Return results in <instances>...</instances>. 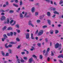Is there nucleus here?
<instances>
[{
	"instance_id": "nucleus-25",
	"label": "nucleus",
	"mask_w": 63,
	"mask_h": 63,
	"mask_svg": "<svg viewBox=\"0 0 63 63\" xmlns=\"http://www.w3.org/2000/svg\"><path fill=\"white\" fill-rule=\"evenodd\" d=\"M16 27H17L18 28H19V25L18 24H16Z\"/></svg>"
},
{
	"instance_id": "nucleus-38",
	"label": "nucleus",
	"mask_w": 63,
	"mask_h": 63,
	"mask_svg": "<svg viewBox=\"0 0 63 63\" xmlns=\"http://www.w3.org/2000/svg\"><path fill=\"white\" fill-rule=\"evenodd\" d=\"M57 30H56L55 31V34H57V33H58L59 32Z\"/></svg>"
},
{
	"instance_id": "nucleus-31",
	"label": "nucleus",
	"mask_w": 63,
	"mask_h": 63,
	"mask_svg": "<svg viewBox=\"0 0 63 63\" xmlns=\"http://www.w3.org/2000/svg\"><path fill=\"white\" fill-rule=\"evenodd\" d=\"M10 44H11L12 45H13V44H16V43L15 42H11L10 43Z\"/></svg>"
},
{
	"instance_id": "nucleus-44",
	"label": "nucleus",
	"mask_w": 63,
	"mask_h": 63,
	"mask_svg": "<svg viewBox=\"0 0 63 63\" xmlns=\"http://www.w3.org/2000/svg\"><path fill=\"white\" fill-rule=\"evenodd\" d=\"M5 56H9V53H6V55H5Z\"/></svg>"
},
{
	"instance_id": "nucleus-6",
	"label": "nucleus",
	"mask_w": 63,
	"mask_h": 63,
	"mask_svg": "<svg viewBox=\"0 0 63 63\" xmlns=\"http://www.w3.org/2000/svg\"><path fill=\"white\" fill-rule=\"evenodd\" d=\"M29 35H30L29 33H27L26 35V39H28L29 38Z\"/></svg>"
},
{
	"instance_id": "nucleus-30",
	"label": "nucleus",
	"mask_w": 63,
	"mask_h": 63,
	"mask_svg": "<svg viewBox=\"0 0 63 63\" xmlns=\"http://www.w3.org/2000/svg\"><path fill=\"white\" fill-rule=\"evenodd\" d=\"M7 28V27L5 26L2 29V30H5Z\"/></svg>"
},
{
	"instance_id": "nucleus-4",
	"label": "nucleus",
	"mask_w": 63,
	"mask_h": 63,
	"mask_svg": "<svg viewBox=\"0 0 63 63\" xmlns=\"http://www.w3.org/2000/svg\"><path fill=\"white\" fill-rule=\"evenodd\" d=\"M10 22V20H9V18H7V21H5L4 22V24H9Z\"/></svg>"
},
{
	"instance_id": "nucleus-11",
	"label": "nucleus",
	"mask_w": 63,
	"mask_h": 63,
	"mask_svg": "<svg viewBox=\"0 0 63 63\" xmlns=\"http://www.w3.org/2000/svg\"><path fill=\"white\" fill-rule=\"evenodd\" d=\"M61 57H62V58H63V55L62 54H61L59 56H58V58H61Z\"/></svg>"
},
{
	"instance_id": "nucleus-32",
	"label": "nucleus",
	"mask_w": 63,
	"mask_h": 63,
	"mask_svg": "<svg viewBox=\"0 0 63 63\" xmlns=\"http://www.w3.org/2000/svg\"><path fill=\"white\" fill-rule=\"evenodd\" d=\"M5 4H6V5L7 6H8V5H9V2L7 1H6L5 3Z\"/></svg>"
},
{
	"instance_id": "nucleus-42",
	"label": "nucleus",
	"mask_w": 63,
	"mask_h": 63,
	"mask_svg": "<svg viewBox=\"0 0 63 63\" xmlns=\"http://www.w3.org/2000/svg\"><path fill=\"white\" fill-rule=\"evenodd\" d=\"M45 41L46 42H47L48 41V38H45Z\"/></svg>"
},
{
	"instance_id": "nucleus-5",
	"label": "nucleus",
	"mask_w": 63,
	"mask_h": 63,
	"mask_svg": "<svg viewBox=\"0 0 63 63\" xmlns=\"http://www.w3.org/2000/svg\"><path fill=\"white\" fill-rule=\"evenodd\" d=\"M1 20L3 21V20H4L6 19V17L4 16H1L0 18Z\"/></svg>"
},
{
	"instance_id": "nucleus-49",
	"label": "nucleus",
	"mask_w": 63,
	"mask_h": 63,
	"mask_svg": "<svg viewBox=\"0 0 63 63\" xmlns=\"http://www.w3.org/2000/svg\"><path fill=\"white\" fill-rule=\"evenodd\" d=\"M41 44L40 43H38L37 44V45L38 46V47H40L41 46Z\"/></svg>"
},
{
	"instance_id": "nucleus-54",
	"label": "nucleus",
	"mask_w": 63,
	"mask_h": 63,
	"mask_svg": "<svg viewBox=\"0 0 63 63\" xmlns=\"http://www.w3.org/2000/svg\"><path fill=\"white\" fill-rule=\"evenodd\" d=\"M59 61L60 63H63V62L62 60H59Z\"/></svg>"
},
{
	"instance_id": "nucleus-58",
	"label": "nucleus",
	"mask_w": 63,
	"mask_h": 63,
	"mask_svg": "<svg viewBox=\"0 0 63 63\" xmlns=\"http://www.w3.org/2000/svg\"><path fill=\"white\" fill-rule=\"evenodd\" d=\"M5 39H4V38H2V42H4V40Z\"/></svg>"
},
{
	"instance_id": "nucleus-29",
	"label": "nucleus",
	"mask_w": 63,
	"mask_h": 63,
	"mask_svg": "<svg viewBox=\"0 0 63 63\" xmlns=\"http://www.w3.org/2000/svg\"><path fill=\"white\" fill-rule=\"evenodd\" d=\"M43 18V16H40L39 17V19H42Z\"/></svg>"
},
{
	"instance_id": "nucleus-46",
	"label": "nucleus",
	"mask_w": 63,
	"mask_h": 63,
	"mask_svg": "<svg viewBox=\"0 0 63 63\" xmlns=\"http://www.w3.org/2000/svg\"><path fill=\"white\" fill-rule=\"evenodd\" d=\"M7 35L8 36H11V35L10 34V33H7Z\"/></svg>"
},
{
	"instance_id": "nucleus-12",
	"label": "nucleus",
	"mask_w": 63,
	"mask_h": 63,
	"mask_svg": "<svg viewBox=\"0 0 63 63\" xmlns=\"http://www.w3.org/2000/svg\"><path fill=\"white\" fill-rule=\"evenodd\" d=\"M47 21H48V23L49 25H50L51 22V21H50V20H49L47 19Z\"/></svg>"
},
{
	"instance_id": "nucleus-22",
	"label": "nucleus",
	"mask_w": 63,
	"mask_h": 63,
	"mask_svg": "<svg viewBox=\"0 0 63 63\" xmlns=\"http://www.w3.org/2000/svg\"><path fill=\"white\" fill-rule=\"evenodd\" d=\"M16 41H17V42H19L20 41V39L18 38H17L16 39Z\"/></svg>"
},
{
	"instance_id": "nucleus-45",
	"label": "nucleus",
	"mask_w": 63,
	"mask_h": 63,
	"mask_svg": "<svg viewBox=\"0 0 63 63\" xmlns=\"http://www.w3.org/2000/svg\"><path fill=\"white\" fill-rule=\"evenodd\" d=\"M17 61L18 62V63H20V60L19 59H17Z\"/></svg>"
},
{
	"instance_id": "nucleus-55",
	"label": "nucleus",
	"mask_w": 63,
	"mask_h": 63,
	"mask_svg": "<svg viewBox=\"0 0 63 63\" xmlns=\"http://www.w3.org/2000/svg\"><path fill=\"white\" fill-rule=\"evenodd\" d=\"M37 23H40V20H37Z\"/></svg>"
},
{
	"instance_id": "nucleus-18",
	"label": "nucleus",
	"mask_w": 63,
	"mask_h": 63,
	"mask_svg": "<svg viewBox=\"0 0 63 63\" xmlns=\"http://www.w3.org/2000/svg\"><path fill=\"white\" fill-rule=\"evenodd\" d=\"M23 59L25 60H26V61L28 59V58H27L26 57H24L23 58Z\"/></svg>"
},
{
	"instance_id": "nucleus-9",
	"label": "nucleus",
	"mask_w": 63,
	"mask_h": 63,
	"mask_svg": "<svg viewBox=\"0 0 63 63\" xmlns=\"http://www.w3.org/2000/svg\"><path fill=\"white\" fill-rule=\"evenodd\" d=\"M31 12L32 13H34V12H35V7H33L32 8Z\"/></svg>"
},
{
	"instance_id": "nucleus-41",
	"label": "nucleus",
	"mask_w": 63,
	"mask_h": 63,
	"mask_svg": "<svg viewBox=\"0 0 63 63\" xmlns=\"http://www.w3.org/2000/svg\"><path fill=\"white\" fill-rule=\"evenodd\" d=\"M10 34V35L12 36H13V32H11Z\"/></svg>"
},
{
	"instance_id": "nucleus-24",
	"label": "nucleus",
	"mask_w": 63,
	"mask_h": 63,
	"mask_svg": "<svg viewBox=\"0 0 63 63\" xmlns=\"http://www.w3.org/2000/svg\"><path fill=\"white\" fill-rule=\"evenodd\" d=\"M13 5L16 7H18V6L17 4H13Z\"/></svg>"
},
{
	"instance_id": "nucleus-2",
	"label": "nucleus",
	"mask_w": 63,
	"mask_h": 63,
	"mask_svg": "<svg viewBox=\"0 0 63 63\" xmlns=\"http://www.w3.org/2000/svg\"><path fill=\"white\" fill-rule=\"evenodd\" d=\"M31 22H32V21H31L29 20L28 22V25H30V26H32V27H34V26L33 24L31 23Z\"/></svg>"
},
{
	"instance_id": "nucleus-52",
	"label": "nucleus",
	"mask_w": 63,
	"mask_h": 63,
	"mask_svg": "<svg viewBox=\"0 0 63 63\" xmlns=\"http://www.w3.org/2000/svg\"><path fill=\"white\" fill-rule=\"evenodd\" d=\"M51 56H54V54H53V53L52 52H51Z\"/></svg>"
},
{
	"instance_id": "nucleus-35",
	"label": "nucleus",
	"mask_w": 63,
	"mask_h": 63,
	"mask_svg": "<svg viewBox=\"0 0 63 63\" xmlns=\"http://www.w3.org/2000/svg\"><path fill=\"white\" fill-rule=\"evenodd\" d=\"M48 52H46L45 53V56H46V57H47V53H48Z\"/></svg>"
},
{
	"instance_id": "nucleus-48",
	"label": "nucleus",
	"mask_w": 63,
	"mask_h": 63,
	"mask_svg": "<svg viewBox=\"0 0 63 63\" xmlns=\"http://www.w3.org/2000/svg\"><path fill=\"white\" fill-rule=\"evenodd\" d=\"M47 60L48 61H49L50 60V58L49 57H48V58L47 59Z\"/></svg>"
},
{
	"instance_id": "nucleus-57",
	"label": "nucleus",
	"mask_w": 63,
	"mask_h": 63,
	"mask_svg": "<svg viewBox=\"0 0 63 63\" xmlns=\"http://www.w3.org/2000/svg\"><path fill=\"white\" fill-rule=\"evenodd\" d=\"M0 12H5V11L3 10H0Z\"/></svg>"
},
{
	"instance_id": "nucleus-26",
	"label": "nucleus",
	"mask_w": 63,
	"mask_h": 63,
	"mask_svg": "<svg viewBox=\"0 0 63 63\" xmlns=\"http://www.w3.org/2000/svg\"><path fill=\"white\" fill-rule=\"evenodd\" d=\"M38 15V12H36L35 13V16H37Z\"/></svg>"
},
{
	"instance_id": "nucleus-17",
	"label": "nucleus",
	"mask_w": 63,
	"mask_h": 63,
	"mask_svg": "<svg viewBox=\"0 0 63 63\" xmlns=\"http://www.w3.org/2000/svg\"><path fill=\"white\" fill-rule=\"evenodd\" d=\"M14 12V10H11L9 11V13L10 14H12V13H13Z\"/></svg>"
},
{
	"instance_id": "nucleus-7",
	"label": "nucleus",
	"mask_w": 63,
	"mask_h": 63,
	"mask_svg": "<svg viewBox=\"0 0 63 63\" xmlns=\"http://www.w3.org/2000/svg\"><path fill=\"white\" fill-rule=\"evenodd\" d=\"M33 61V58L31 57L29 59V63H32Z\"/></svg>"
},
{
	"instance_id": "nucleus-56",
	"label": "nucleus",
	"mask_w": 63,
	"mask_h": 63,
	"mask_svg": "<svg viewBox=\"0 0 63 63\" xmlns=\"http://www.w3.org/2000/svg\"><path fill=\"white\" fill-rule=\"evenodd\" d=\"M38 33V30H37V31H36V32L35 33V34H37Z\"/></svg>"
},
{
	"instance_id": "nucleus-10",
	"label": "nucleus",
	"mask_w": 63,
	"mask_h": 63,
	"mask_svg": "<svg viewBox=\"0 0 63 63\" xmlns=\"http://www.w3.org/2000/svg\"><path fill=\"white\" fill-rule=\"evenodd\" d=\"M3 37L4 39H6V38H8V37L7 36V35L6 34H4L3 35Z\"/></svg>"
},
{
	"instance_id": "nucleus-15",
	"label": "nucleus",
	"mask_w": 63,
	"mask_h": 63,
	"mask_svg": "<svg viewBox=\"0 0 63 63\" xmlns=\"http://www.w3.org/2000/svg\"><path fill=\"white\" fill-rule=\"evenodd\" d=\"M16 23V21H15L14 22V23L11 24V26H14V25H15V24Z\"/></svg>"
},
{
	"instance_id": "nucleus-1",
	"label": "nucleus",
	"mask_w": 63,
	"mask_h": 63,
	"mask_svg": "<svg viewBox=\"0 0 63 63\" xmlns=\"http://www.w3.org/2000/svg\"><path fill=\"white\" fill-rule=\"evenodd\" d=\"M61 44H59L58 43H57L55 45V48H57L59 47H61Z\"/></svg>"
},
{
	"instance_id": "nucleus-33",
	"label": "nucleus",
	"mask_w": 63,
	"mask_h": 63,
	"mask_svg": "<svg viewBox=\"0 0 63 63\" xmlns=\"http://www.w3.org/2000/svg\"><path fill=\"white\" fill-rule=\"evenodd\" d=\"M7 45H8V43H6L5 45V47L6 48H8V46H7Z\"/></svg>"
},
{
	"instance_id": "nucleus-8",
	"label": "nucleus",
	"mask_w": 63,
	"mask_h": 63,
	"mask_svg": "<svg viewBox=\"0 0 63 63\" xmlns=\"http://www.w3.org/2000/svg\"><path fill=\"white\" fill-rule=\"evenodd\" d=\"M19 17L20 18L22 19L23 18V16L22 13H20L19 15Z\"/></svg>"
},
{
	"instance_id": "nucleus-43",
	"label": "nucleus",
	"mask_w": 63,
	"mask_h": 63,
	"mask_svg": "<svg viewBox=\"0 0 63 63\" xmlns=\"http://www.w3.org/2000/svg\"><path fill=\"white\" fill-rule=\"evenodd\" d=\"M1 53H2V55L3 56H4L5 55V53H4L3 52V51H1Z\"/></svg>"
},
{
	"instance_id": "nucleus-21",
	"label": "nucleus",
	"mask_w": 63,
	"mask_h": 63,
	"mask_svg": "<svg viewBox=\"0 0 63 63\" xmlns=\"http://www.w3.org/2000/svg\"><path fill=\"white\" fill-rule=\"evenodd\" d=\"M50 34H53V31L52 30H50Z\"/></svg>"
},
{
	"instance_id": "nucleus-27",
	"label": "nucleus",
	"mask_w": 63,
	"mask_h": 63,
	"mask_svg": "<svg viewBox=\"0 0 63 63\" xmlns=\"http://www.w3.org/2000/svg\"><path fill=\"white\" fill-rule=\"evenodd\" d=\"M12 46H13V45L11 44L9 45L8 46V47H12Z\"/></svg>"
},
{
	"instance_id": "nucleus-34",
	"label": "nucleus",
	"mask_w": 63,
	"mask_h": 63,
	"mask_svg": "<svg viewBox=\"0 0 63 63\" xmlns=\"http://www.w3.org/2000/svg\"><path fill=\"white\" fill-rule=\"evenodd\" d=\"M54 13L56 14H58V15H59V13L58 12H57L56 11H55L54 12Z\"/></svg>"
},
{
	"instance_id": "nucleus-23",
	"label": "nucleus",
	"mask_w": 63,
	"mask_h": 63,
	"mask_svg": "<svg viewBox=\"0 0 63 63\" xmlns=\"http://www.w3.org/2000/svg\"><path fill=\"white\" fill-rule=\"evenodd\" d=\"M32 57H34V58H36L35 59H37V56L35 55H33L32 56Z\"/></svg>"
},
{
	"instance_id": "nucleus-40",
	"label": "nucleus",
	"mask_w": 63,
	"mask_h": 63,
	"mask_svg": "<svg viewBox=\"0 0 63 63\" xmlns=\"http://www.w3.org/2000/svg\"><path fill=\"white\" fill-rule=\"evenodd\" d=\"M47 26H44L42 27V28L44 29V28H47Z\"/></svg>"
},
{
	"instance_id": "nucleus-60",
	"label": "nucleus",
	"mask_w": 63,
	"mask_h": 63,
	"mask_svg": "<svg viewBox=\"0 0 63 63\" xmlns=\"http://www.w3.org/2000/svg\"><path fill=\"white\" fill-rule=\"evenodd\" d=\"M14 35L15 36H16V32H14Z\"/></svg>"
},
{
	"instance_id": "nucleus-39",
	"label": "nucleus",
	"mask_w": 63,
	"mask_h": 63,
	"mask_svg": "<svg viewBox=\"0 0 63 63\" xmlns=\"http://www.w3.org/2000/svg\"><path fill=\"white\" fill-rule=\"evenodd\" d=\"M40 59H42L43 58V56H42V55H40Z\"/></svg>"
},
{
	"instance_id": "nucleus-28",
	"label": "nucleus",
	"mask_w": 63,
	"mask_h": 63,
	"mask_svg": "<svg viewBox=\"0 0 63 63\" xmlns=\"http://www.w3.org/2000/svg\"><path fill=\"white\" fill-rule=\"evenodd\" d=\"M8 52L9 53H12V50L10 49H8Z\"/></svg>"
},
{
	"instance_id": "nucleus-20",
	"label": "nucleus",
	"mask_w": 63,
	"mask_h": 63,
	"mask_svg": "<svg viewBox=\"0 0 63 63\" xmlns=\"http://www.w3.org/2000/svg\"><path fill=\"white\" fill-rule=\"evenodd\" d=\"M20 8L19 7L18 9V10L16 11V12H17V13H19V11H20Z\"/></svg>"
},
{
	"instance_id": "nucleus-51",
	"label": "nucleus",
	"mask_w": 63,
	"mask_h": 63,
	"mask_svg": "<svg viewBox=\"0 0 63 63\" xmlns=\"http://www.w3.org/2000/svg\"><path fill=\"white\" fill-rule=\"evenodd\" d=\"M27 15V12H25V15L24 16V17H26V16Z\"/></svg>"
},
{
	"instance_id": "nucleus-14",
	"label": "nucleus",
	"mask_w": 63,
	"mask_h": 63,
	"mask_svg": "<svg viewBox=\"0 0 63 63\" xmlns=\"http://www.w3.org/2000/svg\"><path fill=\"white\" fill-rule=\"evenodd\" d=\"M13 28L11 27H9L7 29V30H12Z\"/></svg>"
},
{
	"instance_id": "nucleus-16",
	"label": "nucleus",
	"mask_w": 63,
	"mask_h": 63,
	"mask_svg": "<svg viewBox=\"0 0 63 63\" xmlns=\"http://www.w3.org/2000/svg\"><path fill=\"white\" fill-rule=\"evenodd\" d=\"M31 38L32 39H34V37H33V33H31Z\"/></svg>"
},
{
	"instance_id": "nucleus-13",
	"label": "nucleus",
	"mask_w": 63,
	"mask_h": 63,
	"mask_svg": "<svg viewBox=\"0 0 63 63\" xmlns=\"http://www.w3.org/2000/svg\"><path fill=\"white\" fill-rule=\"evenodd\" d=\"M47 16H50V13L49 12H48L47 13Z\"/></svg>"
},
{
	"instance_id": "nucleus-59",
	"label": "nucleus",
	"mask_w": 63,
	"mask_h": 63,
	"mask_svg": "<svg viewBox=\"0 0 63 63\" xmlns=\"http://www.w3.org/2000/svg\"><path fill=\"white\" fill-rule=\"evenodd\" d=\"M36 6H39V3H37L36 4Z\"/></svg>"
},
{
	"instance_id": "nucleus-50",
	"label": "nucleus",
	"mask_w": 63,
	"mask_h": 63,
	"mask_svg": "<svg viewBox=\"0 0 63 63\" xmlns=\"http://www.w3.org/2000/svg\"><path fill=\"white\" fill-rule=\"evenodd\" d=\"M56 16V15L55 14L53 15L52 16V17L53 18H55V16Z\"/></svg>"
},
{
	"instance_id": "nucleus-53",
	"label": "nucleus",
	"mask_w": 63,
	"mask_h": 63,
	"mask_svg": "<svg viewBox=\"0 0 63 63\" xmlns=\"http://www.w3.org/2000/svg\"><path fill=\"white\" fill-rule=\"evenodd\" d=\"M21 54L22 55H23V54H25V52H21Z\"/></svg>"
},
{
	"instance_id": "nucleus-63",
	"label": "nucleus",
	"mask_w": 63,
	"mask_h": 63,
	"mask_svg": "<svg viewBox=\"0 0 63 63\" xmlns=\"http://www.w3.org/2000/svg\"><path fill=\"white\" fill-rule=\"evenodd\" d=\"M1 15H2V16L5 15V13H2L1 14Z\"/></svg>"
},
{
	"instance_id": "nucleus-37",
	"label": "nucleus",
	"mask_w": 63,
	"mask_h": 63,
	"mask_svg": "<svg viewBox=\"0 0 63 63\" xmlns=\"http://www.w3.org/2000/svg\"><path fill=\"white\" fill-rule=\"evenodd\" d=\"M22 4V1H21L20 2V6H21Z\"/></svg>"
},
{
	"instance_id": "nucleus-64",
	"label": "nucleus",
	"mask_w": 63,
	"mask_h": 63,
	"mask_svg": "<svg viewBox=\"0 0 63 63\" xmlns=\"http://www.w3.org/2000/svg\"><path fill=\"white\" fill-rule=\"evenodd\" d=\"M17 32L18 33H20V31L19 30H17Z\"/></svg>"
},
{
	"instance_id": "nucleus-61",
	"label": "nucleus",
	"mask_w": 63,
	"mask_h": 63,
	"mask_svg": "<svg viewBox=\"0 0 63 63\" xmlns=\"http://www.w3.org/2000/svg\"><path fill=\"white\" fill-rule=\"evenodd\" d=\"M45 52H46V50L45 49L43 51L44 55L45 54Z\"/></svg>"
},
{
	"instance_id": "nucleus-62",
	"label": "nucleus",
	"mask_w": 63,
	"mask_h": 63,
	"mask_svg": "<svg viewBox=\"0 0 63 63\" xmlns=\"http://www.w3.org/2000/svg\"><path fill=\"white\" fill-rule=\"evenodd\" d=\"M50 46L51 47L52 45V42H50Z\"/></svg>"
},
{
	"instance_id": "nucleus-47",
	"label": "nucleus",
	"mask_w": 63,
	"mask_h": 63,
	"mask_svg": "<svg viewBox=\"0 0 63 63\" xmlns=\"http://www.w3.org/2000/svg\"><path fill=\"white\" fill-rule=\"evenodd\" d=\"M13 21H14V20H11L10 21V24H12V23H13Z\"/></svg>"
},
{
	"instance_id": "nucleus-3",
	"label": "nucleus",
	"mask_w": 63,
	"mask_h": 63,
	"mask_svg": "<svg viewBox=\"0 0 63 63\" xmlns=\"http://www.w3.org/2000/svg\"><path fill=\"white\" fill-rule=\"evenodd\" d=\"M43 32H44L43 31L41 30L40 31H39V32L38 33V36H41V35H42L43 34Z\"/></svg>"
},
{
	"instance_id": "nucleus-19",
	"label": "nucleus",
	"mask_w": 63,
	"mask_h": 63,
	"mask_svg": "<svg viewBox=\"0 0 63 63\" xmlns=\"http://www.w3.org/2000/svg\"><path fill=\"white\" fill-rule=\"evenodd\" d=\"M21 62H22V63H23L24 62V61L22 59V58H21Z\"/></svg>"
},
{
	"instance_id": "nucleus-36",
	"label": "nucleus",
	"mask_w": 63,
	"mask_h": 63,
	"mask_svg": "<svg viewBox=\"0 0 63 63\" xmlns=\"http://www.w3.org/2000/svg\"><path fill=\"white\" fill-rule=\"evenodd\" d=\"M50 50V49L49 48H48L47 49V50L46 51V52H48V51H49Z\"/></svg>"
}]
</instances>
